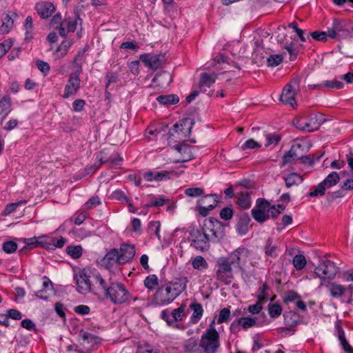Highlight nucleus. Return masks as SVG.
<instances>
[{"label": "nucleus", "instance_id": "cd10ccee", "mask_svg": "<svg viewBox=\"0 0 353 353\" xmlns=\"http://www.w3.org/2000/svg\"><path fill=\"white\" fill-rule=\"evenodd\" d=\"M331 296L340 298L345 292V288L336 283H330L327 285Z\"/></svg>", "mask_w": 353, "mask_h": 353}, {"label": "nucleus", "instance_id": "2eb2a0df", "mask_svg": "<svg viewBox=\"0 0 353 353\" xmlns=\"http://www.w3.org/2000/svg\"><path fill=\"white\" fill-rule=\"evenodd\" d=\"M304 146L301 144H294L292 145L291 149L285 153L283 157V164L285 165L293 160H299L303 158L304 155Z\"/></svg>", "mask_w": 353, "mask_h": 353}, {"label": "nucleus", "instance_id": "774afa93", "mask_svg": "<svg viewBox=\"0 0 353 353\" xmlns=\"http://www.w3.org/2000/svg\"><path fill=\"white\" fill-rule=\"evenodd\" d=\"M36 65L37 68L45 75L47 74L50 69V65L43 61L37 60L36 61Z\"/></svg>", "mask_w": 353, "mask_h": 353}, {"label": "nucleus", "instance_id": "f3484780", "mask_svg": "<svg viewBox=\"0 0 353 353\" xmlns=\"http://www.w3.org/2000/svg\"><path fill=\"white\" fill-rule=\"evenodd\" d=\"M35 10L42 19H48L55 11V6L52 2L41 1L36 3Z\"/></svg>", "mask_w": 353, "mask_h": 353}, {"label": "nucleus", "instance_id": "4d7b16f0", "mask_svg": "<svg viewBox=\"0 0 353 353\" xmlns=\"http://www.w3.org/2000/svg\"><path fill=\"white\" fill-rule=\"evenodd\" d=\"M282 61H283V56L281 54L271 55L267 59L268 65L270 66V67L277 66Z\"/></svg>", "mask_w": 353, "mask_h": 353}, {"label": "nucleus", "instance_id": "338daca9", "mask_svg": "<svg viewBox=\"0 0 353 353\" xmlns=\"http://www.w3.org/2000/svg\"><path fill=\"white\" fill-rule=\"evenodd\" d=\"M101 203L100 199L98 196H94L91 197L85 204L84 207L86 210L92 209L95 208L97 205Z\"/></svg>", "mask_w": 353, "mask_h": 353}, {"label": "nucleus", "instance_id": "dca6fc26", "mask_svg": "<svg viewBox=\"0 0 353 353\" xmlns=\"http://www.w3.org/2000/svg\"><path fill=\"white\" fill-rule=\"evenodd\" d=\"M178 176L173 171H161V172H146L143 174V178L147 181H161L170 179L172 176Z\"/></svg>", "mask_w": 353, "mask_h": 353}, {"label": "nucleus", "instance_id": "bf43d9fd", "mask_svg": "<svg viewBox=\"0 0 353 353\" xmlns=\"http://www.w3.org/2000/svg\"><path fill=\"white\" fill-rule=\"evenodd\" d=\"M281 141V137L276 134L269 133L266 134V143L265 147H268L272 144L276 145Z\"/></svg>", "mask_w": 353, "mask_h": 353}, {"label": "nucleus", "instance_id": "e433bc0d", "mask_svg": "<svg viewBox=\"0 0 353 353\" xmlns=\"http://www.w3.org/2000/svg\"><path fill=\"white\" fill-rule=\"evenodd\" d=\"M190 308L193 310L192 315V321L194 323H196L203 315V310L202 305L200 303H194L190 305Z\"/></svg>", "mask_w": 353, "mask_h": 353}, {"label": "nucleus", "instance_id": "052dcab7", "mask_svg": "<svg viewBox=\"0 0 353 353\" xmlns=\"http://www.w3.org/2000/svg\"><path fill=\"white\" fill-rule=\"evenodd\" d=\"M204 190L201 188H190L185 190V194L191 197H197L203 194Z\"/></svg>", "mask_w": 353, "mask_h": 353}, {"label": "nucleus", "instance_id": "7ed1b4c3", "mask_svg": "<svg viewBox=\"0 0 353 353\" xmlns=\"http://www.w3.org/2000/svg\"><path fill=\"white\" fill-rule=\"evenodd\" d=\"M81 57L80 53L73 60L74 67L77 68L75 72H71L68 82L65 86L63 97L68 99L70 97L73 96L77 93L80 88V78L79 75L82 72L81 65L78 63L79 58Z\"/></svg>", "mask_w": 353, "mask_h": 353}, {"label": "nucleus", "instance_id": "3c124183", "mask_svg": "<svg viewBox=\"0 0 353 353\" xmlns=\"http://www.w3.org/2000/svg\"><path fill=\"white\" fill-rule=\"evenodd\" d=\"M185 305H182L179 307L174 309L170 314L171 319L174 321V325L179 321L182 319L184 315Z\"/></svg>", "mask_w": 353, "mask_h": 353}, {"label": "nucleus", "instance_id": "603ef678", "mask_svg": "<svg viewBox=\"0 0 353 353\" xmlns=\"http://www.w3.org/2000/svg\"><path fill=\"white\" fill-rule=\"evenodd\" d=\"M186 124H189L190 125V127L188 128V132L190 133L191 132L192 126L194 124V120L192 119H189V118H187V119H185L182 120L180 124L175 123L174 125V126H173L174 130L176 132H178L179 131H181L182 130L181 128L183 125H186Z\"/></svg>", "mask_w": 353, "mask_h": 353}, {"label": "nucleus", "instance_id": "09e8293b", "mask_svg": "<svg viewBox=\"0 0 353 353\" xmlns=\"http://www.w3.org/2000/svg\"><path fill=\"white\" fill-rule=\"evenodd\" d=\"M23 242L26 243V245L23 246L20 250L19 252H23L26 250H31L34 248L39 247L38 245V239L34 236L29 239H24Z\"/></svg>", "mask_w": 353, "mask_h": 353}, {"label": "nucleus", "instance_id": "58836bf2", "mask_svg": "<svg viewBox=\"0 0 353 353\" xmlns=\"http://www.w3.org/2000/svg\"><path fill=\"white\" fill-rule=\"evenodd\" d=\"M14 24V21L12 19V17L6 14L3 19L2 25L0 26V33L1 34H7L9 32L10 28L12 27Z\"/></svg>", "mask_w": 353, "mask_h": 353}, {"label": "nucleus", "instance_id": "6e6552de", "mask_svg": "<svg viewBox=\"0 0 353 353\" xmlns=\"http://www.w3.org/2000/svg\"><path fill=\"white\" fill-rule=\"evenodd\" d=\"M202 230L210 237V241L216 242L223 235L222 223L214 218L205 219Z\"/></svg>", "mask_w": 353, "mask_h": 353}, {"label": "nucleus", "instance_id": "bb28decb", "mask_svg": "<svg viewBox=\"0 0 353 353\" xmlns=\"http://www.w3.org/2000/svg\"><path fill=\"white\" fill-rule=\"evenodd\" d=\"M314 86L319 89L325 88L328 89L341 90L343 88L344 83L341 81L334 79L330 81H324L322 83L319 85H314Z\"/></svg>", "mask_w": 353, "mask_h": 353}, {"label": "nucleus", "instance_id": "de8ad7c7", "mask_svg": "<svg viewBox=\"0 0 353 353\" xmlns=\"http://www.w3.org/2000/svg\"><path fill=\"white\" fill-rule=\"evenodd\" d=\"M268 310L270 317L277 318L281 314L282 307L279 304L270 303L268 305Z\"/></svg>", "mask_w": 353, "mask_h": 353}, {"label": "nucleus", "instance_id": "0e129e2a", "mask_svg": "<svg viewBox=\"0 0 353 353\" xmlns=\"http://www.w3.org/2000/svg\"><path fill=\"white\" fill-rule=\"evenodd\" d=\"M103 153H104V152H101L97 154V157H96L97 161L94 164V166H96L97 168L94 170L93 172L96 171L102 164L108 163L109 157H104Z\"/></svg>", "mask_w": 353, "mask_h": 353}, {"label": "nucleus", "instance_id": "4c0bfd02", "mask_svg": "<svg viewBox=\"0 0 353 353\" xmlns=\"http://www.w3.org/2000/svg\"><path fill=\"white\" fill-rule=\"evenodd\" d=\"M340 180V177L337 172H332L329 174L327 177L322 181L326 188H330L335 185Z\"/></svg>", "mask_w": 353, "mask_h": 353}, {"label": "nucleus", "instance_id": "ddd939ff", "mask_svg": "<svg viewBox=\"0 0 353 353\" xmlns=\"http://www.w3.org/2000/svg\"><path fill=\"white\" fill-rule=\"evenodd\" d=\"M130 297V292L123 284L112 283V302L115 304L125 303Z\"/></svg>", "mask_w": 353, "mask_h": 353}, {"label": "nucleus", "instance_id": "5fc2aeb1", "mask_svg": "<svg viewBox=\"0 0 353 353\" xmlns=\"http://www.w3.org/2000/svg\"><path fill=\"white\" fill-rule=\"evenodd\" d=\"M17 247L14 241H7L3 243L2 249L7 254H12L17 250Z\"/></svg>", "mask_w": 353, "mask_h": 353}, {"label": "nucleus", "instance_id": "a211bd4d", "mask_svg": "<svg viewBox=\"0 0 353 353\" xmlns=\"http://www.w3.org/2000/svg\"><path fill=\"white\" fill-rule=\"evenodd\" d=\"M216 78L217 75L214 73H201L199 82V89L200 92H205L207 90L215 83Z\"/></svg>", "mask_w": 353, "mask_h": 353}, {"label": "nucleus", "instance_id": "f8f14e48", "mask_svg": "<svg viewBox=\"0 0 353 353\" xmlns=\"http://www.w3.org/2000/svg\"><path fill=\"white\" fill-rule=\"evenodd\" d=\"M176 298L167 285L158 289L153 298V303L156 305H165L172 303Z\"/></svg>", "mask_w": 353, "mask_h": 353}, {"label": "nucleus", "instance_id": "69168bd1", "mask_svg": "<svg viewBox=\"0 0 353 353\" xmlns=\"http://www.w3.org/2000/svg\"><path fill=\"white\" fill-rule=\"evenodd\" d=\"M160 222L159 221H152L148 225V230L150 232H153L159 239L160 238L159 230H160Z\"/></svg>", "mask_w": 353, "mask_h": 353}, {"label": "nucleus", "instance_id": "72a5a7b5", "mask_svg": "<svg viewBox=\"0 0 353 353\" xmlns=\"http://www.w3.org/2000/svg\"><path fill=\"white\" fill-rule=\"evenodd\" d=\"M285 324L288 326L293 327L298 324L299 316L295 312L290 311L283 314Z\"/></svg>", "mask_w": 353, "mask_h": 353}, {"label": "nucleus", "instance_id": "4468645a", "mask_svg": "<svg viewBox=\"0 0 353 353\" xmlns=\"http://www.w3.org/2000/svg\"><path fill=\"white\" fill-rule=\"evenodd\" d=\"M139 60L153 70L159 69L165 61L163 54H143L140 55Z\"/></svg>", "mask_w": 353, "mask_h": 353}, {"label": "nucleus", "instance_id": "680f3d73", "mask_svg": "<svg viewBox=\"0 0 353 353\" xmlns=\"http://www.w3.org/2000/svg\"><path fill=\"white\" fill-rule=\"evenodd\" d=\"M230 315V310L229 308H223L221 310L218 319L217 323L221 324L225 322H227L229 319Z\"/></svg>", "mask_w": 353, "mask_h": 353}, {"label": "nucleus", "instance_id": "c756f323", "mask_svg": "<svg viewBox=\"0 0 353 353\" xmlns=\"http://www.w3.org/2000/svg\"><path fill=\"white\" fill-rule=\"evenodd\" d=\"M250 221V218L248 214L245 213L241 215L237 224V230L239 234H245L247 233Z\"/></svg>", "mask_w": 353, "mask_h": 353}, {"label": "nucleus", "instance_id": "37998d69", "mask_svg": "<svg viewBox=\"0 0 353 353\" xmlns=\"http://www.w3.org/2000/svg\"><path fill=\"white\" fill-rule=\"evenodd\" d=\"M292 264L297 270L303 269L306 265L305 257L302 254L295 255L292 259Z\"/></svg>", "mask_w": 353, "mask_h": 353}, {"label": "nucleus", "instance_id": "49530a36", "mask_svg": "<svg viewBox=\"0 0 353 353\" xmlns=\"http://www.w3.org/2000/svg\"><path fill=\"white\" fill-rule=\"evenodd\" d=\"M145 286L149 290H153L159 285V279L156 274H150L144 280Z\"/></svg>", "mask_w": 353, "mask_h": 353}, {"label": "nucleus", "instance_id": "c85d7f7f", "mask_svg": "<svg viewBox=\"0 0 353 353\" xmlns=\"http://www.w3.org/2000/svg\"><path fill=\"white\" fill-rule=\"evenodd\" d=\"M73 44L72 40L65 39L57 47L55 54L57 56V58H63L68 53V49Z\"/></svg>", "mask_w": 353, "mask_h": 353}, {"label": "nucleus", "instance_id": "1a4fd4ad", "mask_svg": "<svg viewBox=\"0 0 353 353\" xmlns=\"http://www.w3.org/2000/svg\"><path fill=\"white\" fill-rule=\"evenodd\" d=\"M216 277L225 284H230L233 279L232 263L226 258H220L217 262Z\"/></svg>", "mask_w": 353, "mask_h": 353}, {"label": "nucleus", "instance_id": "6ab92c4d", "mask_svg": "<svg viewBox=\"0 0 353 353\" xmlns=\"http://www.w3.org/2000/svg\"><path fill=\"white\" fill-rule=\"evenodd\" d=\"M188 282L186 277H181L169 283L167 286L170 290L171 294L172 293L174 297L176 298L185 290Z\"/></svg>", "mask_w": 353, "mask_h": 353}, {"label": "nucleus", "instance_id": "aec40b11", "mask_svg": "<svg viewBox=\"0 0 353 353\" xmlns=\"http://www.w3.org/2000/svg\"><path fill=\"white\" fill-rule=\"evenodd\" d=\"M256 323V321L254 318L242 317L232 323L230 325V330L232 332H238L240 327L246 330L254 326Z\"/></svg>", "mask_w": 353, "mask_h": 353}, {"label": "nucleus", "instance_id": "4be33fe9", "mask_svg": "<svg viewBox=\"0 0 353 353\" xmlns=\"http://www.w3.org/2000/svg\"><path fill=\"white\" fill-rule=\"evenodd\" d=\"M283 178L285 181V186L288 188L294 185H298L303 181V176L296 172L290 173L284 176Z\"/></svg>", "mask_w": 353, "mask_h": 353}, {"label": "nucleus", "instance_id": "7c9ffc66", "mask_svg": "<svg viewBox=\"0 0 353 353\" xmlns=\"http://www.w3.org/2000/svg\"><path fill=\"white\" fill-rule=\"evenodd\" d=\"M250 191L246 190L239 193L237 203L243 209H248L250 207Z\"/></svg>", "mask_w": 353, "mask_h": 353}, {"label": "nucleus", "instance_id": "ea45409f", "mask_svg": "<svg viewBox=\"0 0 353 353\" xmlns=\"http://www.w3.org/2000/svg\"><path fill=\"white\" fill-rule=\"evenodd\" d=\"M66 241V239L63 236H61L59 239L55 237H52L50 239V245L47 246V249L54 250L56 248H62Z\"/></svg>", "mask_w": 353, "mask_h": 353}, {"label": "nucleus", "instance_id": "f03ea898", "mask_svg": "<svg viewBox=\"0 0 353 353\" xmlns=\"http://www.w3.org/2000/svg\"><path fill=\"white\" fill-rule=\"evenodd\" d=\"M325 121L323 115L320 113L304 114L296 117L293 123L296 128L301 130L312 132L318 130Z\"/></svg>", "mask_w": 353, "mask_h": 353}, {"label": "nucleus", "instance_id": "13d9d810", "mask_svg": "<svg viewBox=\"0 0 353 353\" xmlns=\"http://www.w3.org/2000/svg\"><path fill=\"white\" fill-rule=\"evenodd\" d=\"M118 132L115 134L114 145H118L123 142L125 137L126 130L124 128L121 127L120 124L117 128Z\"/></svg>", "mask_w": 353, "mask_h": 353}, {"label": "nucleus", "instance_id": "9b49d317", "mask_svg": "<svg viewBox=\"0 0 353 353\" xmlns=\"http://www.w3.org/2000/svg\"><path fill=\"white\" fill-rule=\"evenodd\" d=\"M250 254L248 249L240 247L230 253L226 258L234 267L241 268V265L246 263L247 259Z\"/></svg>", "mask_w": 353, "mask_h": 353}, {"label": "nucleus", "instance_id": "c03bdc74", "mask_svg": "<svg viewBox=\"0 0 353 353\" xmlns=\"http://www.w3.org/2000/svg\"><path fill=\"white\" fill-rule=\"evenodd\" d=\"M199 343L193 339L187 340L184 344V350L187 353H194L198 350Z\"/></svg>", "mask_w": 353, "mask_h": 353}, {"label": "nucleus", "instance_id": "79ce46f5", "mask_svg": "<svg viewBox=\"0 0 353 353\" xmlns=\"http://www.w3.org/2000/svg\"><path fill=\"white\" fill-rule=\"evenodd\" d=\"M252 215L255 221L259 223H263L270 218L269 214H264L257 208L252 210Z\"/></svg>", "mask_w": 353, "mask_h": 353}, {"label": "nucleus", "instance_id": "f257e3e1", "mask_svg": "<svg viewBox=\"0 0 353 353\" xmlns=\"http://www.w3.org/2000/svg\"><path fill=\"white\" fill-rule=\"evenodd\" d=\"M214 320L203 334L199 342V347L204 353H216L220 346L219 334L214 327Z\"/></svg>", "mask_w": 353, "mask_h": 353}, {"label": "nucleus", "instance_id": "a878e982", "mask_svg": "<svg viewBox=\"0 0 353 353\" xmlns=\"http://www.w3.org/2000/svg\"><path fill=\"white\" fill-rule=\"evenodd\" d=\"M97 283L99 284V286L102 291L104 292L105 296L108 298L110 296V288L108 286L105 281L102 278L100 273L94 268V272H93V277Z\"/></svg>", "mask_w": 353, "mask_h": 353}, {"label": "nucleus", "instance_id": "c9c22d12", "mask_svg": "<svg viewBox=\"0 0 353 353\" xmlns=\"http://www.w3.org/2000/svg\"><path fill=\"white\" fill-rule=\"evenodd\" d=\"M333 27L339 36V39L347 37L350 34V31L345 28L344 23L334 20Z\"/></svg>", "mask_w": 353, "mask_h": 353}, {"label": "nucleus", "instance_id": "412c9836", "mask_svg": "<svg viewBox=\"0 0 353 353\" xmlns=\"http://www.w3.org/2000/svg\"><path fill=\"white\" fill-rule=\"evenodd\" d=\"M11 99L9 96L5 95L0 101V121L1 123L6 118L11 112Z\"/></svg>", "mask_w": 353, "mask_h": 353}, {"label": "nucleus", "instance_id": "5701e85b", "mask_svg": "<svg viewBox=\"0 0 353 353\" xmlns=\"http://www.w3.org/2000/svg\"><path fill=\"white\" fill-rule=\"evenodd\" d=\"M79 336L83 343L91 344L92 346L97 345L101 343V339L99 337L83 330L80 331Z\"/></svg>", "mask_w": 353, "mask_h": 353}, {"label": "nucleus", "instance_id": "a18cd8bd", "mask_svg": "<svg viewBox=\"0 0 353 353\" xmlns=\"http://www.w3.org/2000/svg\"><path fill=\"white\" fill-rule=\"evenodd\" d=\"M268 290L269 287L266 283H263L262 286L259 288L257 299L259 301L263 303L268 301L269 296V294L268 292Z\"/></svg>", "mask_w": 353, "mask_h": 353}, {"label": "nucleus", "instance_id": "b1692460", "mask_svg": "<svg viewBox=\"0 0 353 353\" xmlns=\"http://www.w3.org/2000/svg\"><path fill=\"white\" fill-rule=\"evenodd\" d=\"M74 14V19L72 17H68L63 21V24H65V26L67 28L68 32H74L77 29V24H81L82 22V19H81L77 12H75Z\"/></svg>", "mask_w": 353, "mask_h": 353}, {"label": "nucleus", "instance_id": "2f4dec72", "mask_svg": "<svg viewBox=\"0 0 353 353\" xmlns=\"http://www.w3.org/2000/svg\"><path fill=\"white\" fill-rule=\"evenodd\" d=\"M159 103L163 105H174L179 101V98L176 94L160 95L157 98Z\"/></svg>", "mask_w": 353, "mask_h": 353}, {"label": "nucleus", "instance_id": "423d86ee", "mask_svg": "<svg viewBox=\"0 0 353 353\" xmlns=\"http://www.w3.org/2000/svg\"><path fill=\"white\" fill-rule=\"evenodd\" d=\"M135 255V248L132 245L123 243L119 249H112V261L118 265L125 264L130 261Z\"/></svg>", "mask_w": 353, "mask_h": 353}, {"label": "nucleus", "instance_id": "393cba45", "mask_svg": "<svg viewBox=\"0 0 353 353\" xmlns=\"http://www.w3.org/2000/svg\"><path fill=\"white\" fill-rule=\"evenodd\" d=\"M264 252L267 256L276 258L279 255L280 249L277 245L273 243L272 239L269 238L266 241L265 245L264 246Z\"/></svg>", "mask_w": 353, "mask_h": 353}, {"label": "nucleus", "instance_id": "9d476101", "mask_svg": "<svg viewBox=\"0 0 353 353\" xmlns=\"http://www.w3.org/2000/svg\"><path fill=\"white\" fill-rule=\"evenodd\" d=\"M299 79L294 78L289 83L285 85L280 96V101L282 103L294 107V105L296 104L295 96L299 88Z\"/></svg>", "mask_w": 353, "mask_h": 353}, {"label": "nucleus", "instance_id": "473e14b6", "mask_svg": "<svg viewBox=\"0 0 353 353\" xmlns=\"http://www.w3.org/2000/svg\"><path fill=\"white\" fill-rule=\"evenodd\" d=\"M96 262L99 268L109 270L110 269V252H107L104 256H98Z\"/></svg>", "mask_w": 353, "mask_h": 353}, {"label": "nucleus", "instance_id": "864d4df0", "mask_svg": "<svg viewBox=\"0 0 353 353\" xmlns=\"http://www.w3.org/2000/svg\"><path fill=\"white\" fill-rule=\"evenodd\" d=\"M192 266L194 269L201 270L206 268L208 263L203 256H197L192 261Z\"/></svg>", "mask_w": 353, "mask_h": 353}, {"label": "nucleus", "instance_id": "6e6d98bb", "mask_svg": "<svg viewBox=\"0 0 353 353\" xmlns=\"http://www.w3.org/2000/svg\"><path fill=\"white\" fill-rule=\"evenodd\" d=\"M326 189V187L323 185V182H321L314 187V190L311 191L309 195L312 197L323 196L325 194Z\"/></svg>", "mask_w": 353, "mask_h": 353}, {"label": "nucleus", "instance_id": "a19ab883", "mask_svg": "<svg viewBox=\"0 0 353 353\" xmlns=\"http://www.w3.org/2000/svg\"><path fill=\"white\" fill-rule=\"evenodd\" d=\"M137 353H159V350L151 344L144 343L138 345Z\"/></svg>", "mask_w": 353, "mask_h": 353}, {"label": "nucleus", "instance_id": "0eeeda50", "mask_svg": "<svg viewBox=\"0 0 353 353\" xmlns=\"http://www.w3.org/2000/svg\"><path fill=\"white\" fill-rule=\"evenodd\" d=\"M209 238L203 230L192 229L190 232L189 240L192 247L201 252H205L210 246Z\"/></svg>", "mask_w": 353, "mask_h": 353}, {"label": "nucleus", "instance_id": "f704fd0d", "mask_svg": "<svg viewBox=\"0 0 353 353\" xmlns=\"http://www.w3.org/2000/svg\"><path fill=\"white\" fill-rule=\"evenodd\" d=\"M66 253L73 259H79L83 254V248L81 245H68L66 248Z\"/></svg>", "mask_w": 353, "mask_h": 353}, {"label": "nucleus", "instance_id": "8fccbe9b", "mask_svg": "<svg viewBox=\"0 0 353 353\" xmlns=\"http://www.w3.org/2000/svg\"><path fill=\"white\" fill-rule=\"evenodd\" d=\"M270 203L264 199H258L256 201V208L264 214H269L271 210Z\"/></svg>", "mask_w": 353, "mask_h": 353}, {"label": "nucleus", "instance_id": "e2e57ef3", "mask_svg": "<svg viewBox=\"0 0 353 353\" xmlns=\"http://www.w3.org/2000/svg\"><path fill=\"white\" fill-rule=\"evenodd\" d=\"M112 199H115L122 203H128V198L125 193L121 190H115L112 193Z\"/></svg>", "mask_w": 353, "mask_h": 353}, {"label": "nucleus", "instance_id": "39448f33", "mask_svg": "<svg viewBox=\"0 0 353 353\" xmlns=\"http://www.w3.org/2000/svg\"><path fill=\"white\" fill-rule=\"evenodd\" d=\"M338 270V267L333 261L323 260L314 269V274L322 281H330L334 279Z\"/></svg>", "mask_w": 353, "mask_h": 353}, {"label": "nucleus", "instance_id": "20e7f679", "mask_svg": "<svg viewBox=\"0 0 353 353\" xmlns=\"http://www.w3.org/2000/svg\"><path fill=\"white\" fill-rule=\"evenodd\" d=\"M94 268L87 266L75 274L76 283L77 285V291L80 294H86L91 290V282L90 278L93 277Z\"/></svg>", "mask_w": 353, "mask_h": 353}]
</instances>
